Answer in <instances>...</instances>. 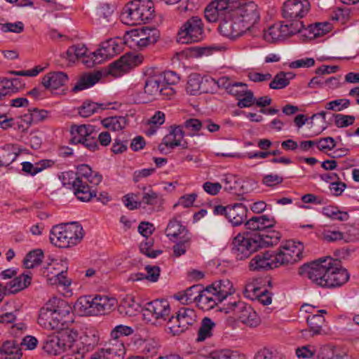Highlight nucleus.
Returning a JSON list of instances; mask_svg holds the SVG:
<instances>
[{"instance_id": "nucleus-24", "label": "nucleus", "mask_w": 359, "mask_h": 359, "mask_svg": "<svg viewBox=\"0 0 359 359\" xmlns=\"http://www.w3.org/2000/svg\"><path fill=\"white\" fill-rule=\"evenodd\" d=\"M57 332L60 334L59 339L67 353L82 351L79 333L76 329L68 326L61 332Z\"/></svg>"}, {"instance_id": "nucleus-46", "label": "nucleus", "mask_w": 359, "mask_h": 359, "mask_svg": "<svg viewBox=\"0 0 359 359\" xmlns=\"http://www.w3.org/2000/svg\"><path fill=\"white\" fill-rule=\"evenodd\" d=\"M21 83L18 79H0V100L4 97L19 91Z\"/></svg>"}, {"instance_id": "nucleus-19", "label": "nucleus", "mask_w": 359, "mask_h": 359, "mask_svg": "<svg viewBox=\"0 0 359 359\" xmlns=\"http://www.w3.org/2000/svg\"><path fill=\"white\" fill-rule=\"evenodd\" d=\"M301 311L308 313L306 318L313 334H320L322 330V326L325 323L324 315L327 313V311L325 309H318L313 305L304 304L302 306Z\"/></svg>"}, {"instance_id": "nucleus-38", "label": "nucleus", "mask_w": 359, "mask_h": 359, "mask_svg": "<svg viewBox=\"0 0 359 359\" xmlns=\"http://www.w3.org/2000/svg\"><path fill=\"white\" fill-rule=\"evenodd\" d=\"M184 133L181 126L173 128L163 139V143L169 148L182 146Z\"/></svg>"}, {"instance_id": "nucleus-40", "label": "nucleus", "mask_w": 359, "mask_h": 359, "mask_svg": "<svg viewBox=\"0 0 359 359\" xmlns=\"http://www.w3.org/2000/svg\"><path fill=\"white\" fill-rule=\"evenodd\" d=\"M104 348L114 359H123L126 355V347L122 340H116L110 337Z\"/></svg>"}, {"instance_id": "nucleus-44", "label": "nucleus", "mask_w": 359, "mask_h": 359, "mask_svg": "<svg viewBox=\"0 0 359 359\" xmlns=\"http://www.w3.org/2000/svg\"><path fill=\"white\" fill-rule=\"evenodd\" d=\"M201 288L198 285H193L187 290L178 292L175 298L182 304H188L196 302L198 303Z\"/></svg>"}, {"instance_id": "nucleus-61", "label": "nucleus", "mask_w": 359, "mask_h": 359, "mask_svg": "<svg viewBox=\"0 0 359 359\" xmlns=\"http://www.w3.org/2000/svg\"><path fill=\"white\" fill-rule=\"evenodd\" d=\"M124 205L129 210H135L142 206V201L139 193H129L123 197Z\"/></svg>"}, {"instance_id": "nucleus-45", "label": "nucleus", "mask_w": 359, "mask_h": 359, "mask_svg": "<svg viewBox=\"0 0 359 359\" xmlns=\"http://www.w3.org/2000/svg\"><path fill=\"white\" fill-rule=\"evenodd\" d=\"M332 28V25L328 22H318L311 25L308 28L305 29L304 35L309 34L310 39L322 36L330 32Z\"/></svg>"}, {"instance_id": "nucleus-43", "label": "nucleus", "mask_w": 359, "mask_h": 359, "mask_svg": "<svg viewBox=\"0 0 359 359\" xmlns=\"http://www.w3.org/2000/svg\"><path fill=\"white\" fill-rule=\"evenodd\" d=\"M346 353L337 347L326 345L320 348L316 359H344Z\"/></svg>"}, {"instance_id": "nucleus-53", "label": "nucleus", "mask_w": 359, "mask_h": 359, "mask_svg": "<svg viewBox=\"0 0 359 359\" xmlns=\"http://www.w3.org/2000/svg\"><path fill=\"white\" fill-rule=\"evenodd\" d=\"M205 359H245V357L237 351L222 349L210 352Z\"/></svg>"}, {"instance_id": "nucleus-9", "label": "nucleus", "mask_w": 359, "mask_h": 359, "mask_svg": "<svg viewBox=\"0 0 359 359\" xmlns=\"http://www.w3.org/2000/svg\"><path fill=\"white\" fill-rule=\"evenodd\" d=\"M124 48V41L121 37L110 38L102 41L93 52H90V60H85L87 67H93L101 64L120 54Z\"/></svg>"}, {"instance_id": "nucleus-8", "label": "nucleus", "mask_w": 359, "mask_h": 359, "mask_svg": "<svg viewBox=\"0 0 359 359\" xmlns=\"http://www.w3.org/2000/svg\"><path fill=\"white\" fill-rule=\"evenodd\" d=\"M142 316L145 321L154 325L170 323L172 313L169 302L165 299H155L145 303L142 307Z\"/></svg>"}, {"instance_id": "nucleus-35", "label": "nucleus", "mask_w": 359, "mask_h": 359, "mask_svg": "<svg viewBox=\"0 0 359 359\" xmlns=\"http://www.w3.org/2000/svg\"><path fill=\"white\" fill-rule=\"evenodd\" d=\"M263 280L260 277H253L248 280L245 290L244 295L249 299H255L257 298V294H261L265 288H263Z\"/></svg>"}, {"instance_id": "nucleus-32", "label": "nucleus", "mask_w": 359, "mask_h": 359, "mask_svg": "<svg viewBox=\"0 0 359 359\" xmlns=\"http://www.w3.org/2000/svg\"><path fill=\"white\" fill-rule=\"evenodd\" d=\"M243 307L237 320L250 327H256L259 325L261 318L254 309L245 302Z\"/></svg>"}, {"instance_id": "nucleus-59", "label": "nucleus", "mask_w": 359, "mask_h": 359, "mask_svg": "<svg viewBox=\"0 0 359 359\" xmlns=\"http://www.w3.org/2000/svg\"><path fill=\"white\" fill-rule=\"evenodd\" d=\"M243 302L234 301L230 302L226 305H223L220 307L219 311L225 314H228L233 320H237L241 313V310L243 308Z\"/></svg>"}, {"instance_id": "nucleus-36", "label": "nucleus", "mask_w": 359, "mask_h": 359, "mask_svg": "<svg viewBox=\"0 0 359 359\" xmlns=\"http://www.w3.org/2000/svg\"><path fill=\"white\" fill-rule=\"evenodd\" d=\"M21 164L22 170L25 173L31 176H34L45 169L51 167L53 165V161L51 160L44 159L35 163H32L29 161H23Z\"/></svg>"}, {"instance_id": "nucleus-17", "label": "nucleus", "mask_w": 359, "mask_h": 359, "mask_svg": "<svg viewBox=\"0 0 359 359\" xmlns=\"http://www.w3.org/2000/svg\"><path fill=\"white\" fill-rule=\"evenodd\" d=\"M226 81V78L223 77L219 79L217 83L219 86H223L226 88H230V92L237 96V105L240 108H250L255 105L256 97L254 96L252 91L247 88L245 83L236 82L225 86L224 81Z\"/></svg>"}, {"instance_id": "nucleus-26", "label": "nucleus", "mask_w": 359, "mask_h": 359, "mask_svg": "<svg viewBox=\"0 0 359 359\" xmlns=\"http://www.w3.org/2000/svg\"><path fill=\"white\" fill-rule=\"evenodd\" d=\"M113 13L114 9L110 5H100L95 11L93 23L100 28L109 26L113 21Z\"/></svg>"}, {"instance_id": "nucleus-28", "label": "nucleus", "mask_w": 359, "mask_h": 359, "mask_svg": "<svg viewBox=\"0 0 359 359\" xmlns=\"http://www.w3.org/2000/svg\"><path fill=\"white\" fill-rule=\"evenodd\" d=\"M166 236L172 242L191 238V233L187 229L177 220L169 222L165 230Z\"/></svg>"}, {"instance_id": "nucleus-52", "label": "nucleus", "mask_w": 359, "mask_h": 359, "mask_svg": "<svg viewBox=\"0 0 359 359\" xmlns=\"http://www.w3.org/2000/svg\"><path fill=\"white\" fill-rule=\"evenodd\" d=\"M215 327V323L212 319L204 318L201 321L196 340L198 341H203L210 338L212 336Z\"/></svg>"}, {"instance_id": "nucleus-6", "label": "nucleus", "mask_w": 359, "mask_h": 359, "mask_svg": "<svg viewBox=\"0 0 359 359\" xmlns=\"http://www.w3.org/2000/svg\"><path fill=\"white\" fill-rule=\"evenodd\" d=\"M84 237V230L77 222L62 223L53 226L50 241L60 248H72L78 245Z\"/></svg>"}, {"instance_id": "nucleus-10", "label": "nucleus", "mask_w": 359, "mask_h": 359, "mask_svg": "<svg viewBox=\"0 0 359 359\" xmlns=\"http://www.w3.org/2000/svg\"><path fill=\"white\" fill-rule=\"evenodd\" d=\"M158 37L159 32L158 29L144 27L127 32L122 40L124 41V46H128L132 49H138L154 43Z\"/></svg>"}, {"instance_id": "nucleus-57", "label": "nucleus", "mask_w": 359, "mask_h": 359, "mask_svg": "<svg viewBox=\"0 0 359 359\" xmlns=\"http://www.w3.org/2000/svg\"><path fill=\"white\" fill-rule=\"evenodd\" d=\"M126 119L121 116L106 118L102 121V126L112 131H120L126 126Z\"/></svg>"}, {"instance_id": "nucleus-23", "label": "nucleus", "mask_w": 359, "mask_h": 359, "mask_svg": "<svg viewBox=\"0 0 359 359\" xmlns=\"http://www.w3.org/2000/svg\"><path fill=\"white\" fill-rule=\"evenodd\" d=\"M68 81L69 76L65 72L54 71L46 74L41 78V83L45 89L55 92L62 89Z\"/></svg>"}, {"instance_id": "nucleus-49", "label": "nucleus", "mask_w": 359, "mask_h": 359, "mask_svg": "<svg viewBox=\"0 0 359 359\" xmlns=\"http://www.w3.org/2000/svg\"><path fill=\"white\" fill-rule=\"evenodd\" d=\"M97 316L109 313L116 304V299L107 295H97Z\"/></svg>"}, {"instance_id": "nucleus-3", "label": "nucleus", "mask_w": 359, "mask_h": 359, "mask_svg": "<svg viewBox=\"0 0 359 359\" xmlns=\"http://www.w3.org/2000/svg\"><path fill=\"white\" fill-rule=\"evenodd\" d=\"M280 236V232L275 230L262 233H238L231 242L232 253L238 259H245L259 248L276 245Z\"/></svg>"}, {"instance_id": "nucleus-7", "label": "nucleus", "mask_w": 359, "mask_h": 359, "mask_svg": "<svg viewBox=\"0 0 359 359\" xmlns=\"http://www.w3.org/2000/svg\"><path fill=\"white\" fill-rule=\"evenodd\" d=\"M154 17V6L151 0H133L128 2L121 13V20L128 25L150 22Z\"/></svg>"}, {"instance_id": "nucleus-15", "label": "nucleus", "mask_w": 359, "mask_h": 359, "mask_svg": "<svg viewBox=\"0 0 359 359\" xmlns=\"http://www.w3.org/2000/svg\"><path fill=\"white\" fill-rule=\"evenodd\" d=\"M143 56L139 54L128 53L111 63L108 69L109 74L114 77H121L133 68L141 65Z\"/></svg>"}, {"instance_id": "nucleus-22", "label": "nucleus", "mask_w": 359, "mask_h": 359, "mask_svg": "<svg viewBox=\"0 0 359 359\" xmlns=\"http://www.w3.org/2000/svg\"><path fill=\"white\" fill-rule=\"evenodd\" d=\"M275 251H266L255 255L249 262L252 271L269 270L278 268Z\"/></svg>"}, {"instance_id": "nucleus-54", "label": "nucleus", "mask_w": 359, "mask_h": 359, "mask_svg": "<svg viewBox=\"0 0 359 359\" xmlns=\"http://www.w3.org/2000/svg\"><path fill=\"white\" fill-rule=\"evenodd\" d=\"M322 213L333 220L346 221L349 218V215L347 212L342 211L338 207L333 205H327L323 208Z\"/></svg>"}, {"instance_id": "nucleus-31", "label": "nucleus", "mask_w": 359, "mask_h": 359, "mask_svg": "<svg viewBox=\"0 0 359 359\" xmlns=\"http://www.w3.org/2000/svg\"><path fill=\"white\" fill-rule=\"evenodd\" d=\"M42 349L48 355L57 356L66 352L58 335L48 334L42 342Z\"/></svg>"}, {"instance_id": "nucleus-25", "label": "nucleus", "mask_w": 359, "mask_h": 359, "mask_svg": "<svg viewBox=\"0 0 359 359\" xmlns=\"http://www.w3.org/2000/svg\"><path fill=\"white\" fill-rule=\"evenodd\" d=\"M97 295L81 296L75 302V311L81 316H97Z\"/></svg>"}, {"instance_id": "nucleus-14", "label": "nucleus", "mask_w": 359, "mask_h": 359, "mask_svg": "<svg viewBox=\"0 0 359 359\" xmlns=\"http://www.w3.org/2000/svg\"><path fill=\"white\" fill-rule=\"evenodd\" d=\"M197 320V313L194 309L180 308L177 315H172L170 323L168 324V332L173 335L179 334L193 325Z\"/></svg>"}, {"instance_id": "nucleus-39", "label": "nucleus", "mask_w": 359, "mask_h": 359, "mask_svg": "<svg viewBox=\"0 0 359 359\" xmlns=\"http://www.w3.org/2000/svg\"><path fill=\"white\" fill-rule=\"evenodd\" d=\"M77 177H83L90 184L97 185L102 181V175L96 171H93L92 168L87 164H81L76 166Z\"/></svg>"}, {"instance_id": "nucleus-37", "label": "nucleus", "mask_w": 359, "mask_h": 359, "mask_svg": "<svg viewBox=\"0 0 359 359\" xmlns=\"http://www.w3.org/2000/svg\"><path fill=\"white\" fill-rule=\"evenodd\" d=\"M87 48L83 45H75L69 47L66 52V60L70 62L74 63L78 60H81L84 63L85 60H90L88 57Z\"/></svg>"}, {"instance_id": "nucleus-33", "label": "nucleus", "mask_w": 359, "mask_h": 359, "mask_svg": "<svg viewBox=\"0 0 359 359\" xmlns=\"http://www.w3.org/2000/svg\"><path fill=\"white\" fill-rule=\"evenodd\" d=\"M197 305L203 311H209L213 309L220 300L216 297L209 286L206 287L199 293Z\"/></svg>"}, {"instance_id": "nucleus-12", "label": "nucleus", "mask_w": 359, "mask_h": 359, "mask_svg": "<svg viewBox=\"0 0 359 359\" xmlns=\"http://www.w3.org/2000/svg\"><path fill=\"white\" fill-rule=\"evenodd\" d=\"M203 23L198 17H192L185 22L177 34V41L180 43H191L204 39Z\"/></svg>"}, {"instance_id": "nucleus-4", "label": "nucleus", "mask_w": 359, "mask_h": 359, "mask_svg": "<svg viewBox=\"0 0 359 359\" xmlns=\"http://www.w3.org/2000/svg\"><path fill=\"white\" fill-rule=\"evenodd\" d=\"M71 307L57 298L48 300L39 312L38 324L48 331L61 332L74 322Z\"/></svg>"}, {"instance_id": "nucleus-27", "label": "nucleus", "mask_w": 359, "mask_h": 359, "mask_svg": "<svg viewBox=\"0 0 359 359\" xmlns=\"http://www.w3.org/2000/svg\"><path fill=\"white\" fill-rule=\"evenodd\" d=\"M209 287L221 302L236 292L233 284L229 279L216 280Z\"/></svg>"}, {"instance_id": "nucleus-56", "label": "nucleus", "mask_w": 359, "mask_h": 359, "mask_svg": "<svg viewBox=\"0 0 359 359\" xmlns=\"http://www.w3.org/2000/svg\"><path fill=\"white\" fill-rule=\"evenodd\" d=\"M326 118V113L325 111H320L317 114H314L309 118L304 114H298L294 120L295 126L299 129L303 127L310 120L311 125L313 123L315 119H320V121L324 125Z\"/></svg>"}, {"instance_id": "nucleus-51", "label": "nucleus", "mask_w": 359, "mask_h": 359, "mask_svg": "<svg viewBox=\"0 0 359 359\" xmlns=\"http://www.w3.org/2000/svg\"><path fill=\"white\" fill-rule=\"evenodd\" d=\"M67 269L68 265L67 260L53 259L48 264L43 273L47 277V280H48V277L53 275H58L60 272H67Z\"/></svg>"}, {"instance_id": "nucleus-58", "label": "nucleus", "mask_w": 359, "mask_h": 359, "mask_svg": "<svg viewBox=\"0 0 359 359\" xmlns=\"http://www.w3.org/2000/svg\"><path fill=\"white\" fill-rule=\"evenodd\" d=\"M43 252L40 249L31 251L24 259V265L27 269H32L38 266L42 261Z\"/></svg>"}, {"instance_id": "nucleus-42", "label": "nucleus", "mask_w": 359, "mask_h": 359, "mask_svg": "<svg viewBox=\"0 0 359 359\" xmlns=\"http://www.w3.org/2000/svg\"><path fill=\"white\" fill-rule=\"evenodd\" d=\"M101 79L100 72L89 73L83 74L73 87V91L77 92L93 87Z\"/></svg>"}, {"instance_id": "nucleus-47", "label": "nucleus", "mask_w": 359, "mask_h": 359, "mask_svg": "<svg viewBox=\"0 0 359 359\" xmlns=\"http://www.w3.org/2000/svg\"><path fill=\"white\" fill-rule=\"evenodd\" d=\"M280 24H275L264 32V39L269 43H273L285 39L284 29Z\"/></svg>"}, {"instance_id": "nucleus-1", "label": "nucleus", "mask_w": 359, "mask_h": 359, "mask_svg": "<svg viewBox=\"0 0 359 359\" xmlns=\"http://www.w3.org/2000/svg\"><path fill=\"white\" fill-rule=\"evenodd\" d=\"M299 273L322 287H339L349 278L348 271L339 267L330 257L303 264L299 269Z\"/></svg>"}, {"instance_id": "nucleus-48", "label": "nucleus", "mask_w": 359, "mask_h": 359, "mask_svg": "<svg viewBox=\"0 0 359 359\" xmlns=\"http://www.w3.org/2000/svg\"><path fill=\"white\" fill-rule=\"evenodd\" d=\"M287 21L284 23H281L280 25L283 27V29H284V34L285 39L295 35L298 33L304 32L305 33V27L302 21L300 20H286Z\"/></svg>"}, {"instance_id": "nucleus-16", "label": "nucleus", "mask_w": 359, "mask_h": 359, "mask_svg": "<svg viewBox=\"0 0 359 359\" xmlns=\"http://www.w3.org/2000/svg\"><path fill=\"white\" fill-rule=\"evenodd\" d=\"M95 132L92 125H74L71 127V142L73 144H81L91 151L98 148L97 142L91 137Z\"/></svg>"}, {"instance_id": "nucleus-18", "label": "nucleus", "mask_w": 359, "mask_h": 359, "mask_svg": "<svg viewBox=\"0 0 359 359\" xmlns=\"http://www.w3.org/2000/svg\"><path fill=\"white\" fill-rule=\"evenodd\" d=\"M309 8L308 0H287L283 6V16L285 20H299L306 15Z\"/></svg>"}, {"instance_id": "nucleus-63", "label": "nucleus", "mask_w": 359, "mask_h": 359, "mask_svg": "<svg viewBox=\"0 0 359 359\" xmlns=\"http://www.w3.org/2000/svg\"><path fill=\"white\" fill-rule=\"evenodd\" d=\"M134 330L132 327L125 325L115 326L110 332V337L116 340H121L122 337H128L133 334Z\"/></svg>"}, {"instance_id": "nucleus-30", "label": "nucleus", "mask_w": 359, "mask_h": 359, "mask_svg": "<svg viewBox=\"0 0 359 359\" xmlns=\"http://www.w3.org/2000/svg\"><path fill=\"white\" fill-rule=\"evenodd\" d=\"M247 218V209L242 203L229 205L226 219L233 226L243 224Z\"/></svg>"}, {"instance_id": "nucleus-55", "label": "nucleus", "mask_w": 359, "mask_h": 359, "mask_svg": "<svg viewBox=\"0 0 359 359\" xmlns=\"http://www.w3.org/2000/svg\"><path fill=\"white\" fill-rule=\"evenodd\" d=\"M165 116L161 111H156L154 115L148 120L147 125L151 128L146 131L148 135H152L156 133L159 127L165 123Z\"/></svg>"}, {"instance_id": "nucleus-62", "label": "nucleus", "mask_w": 359, "mask_h": 359, "mask_svg": "<svg viewBox=\"0 0 359 359\" xmlns=\"http://www.w3.org/2000/svg\"><path fill=\"white\" fill-rule=\"evenodd\" d=\"M292 78V74L280 72L278 74L269 84L271 89H282L289 84V79Z\"/></svg>"}, {"instance_id": "nucleus-60", "label": "nucleus", "mask_w": 359, "mask_h": 359, "mask_svg": "<svg viewBox=\"0 0 359 359\" xmlns=\"http://www.w3.org/2000/svg\"><path fill=\"white\" fill-rule=\"evenodd\" d=\"M1 348L9 359H20L22 355L20 347L14 341H6Z\"/></svg>"}, {"instance_id": "nucleus-2", "label": "nucleus", "mask_w": 359, "mask_h": 359, "mask_svg": "<svg viewBox=\"0 0 359 359\" xmlns=\"http://www.w3.org/2000/svg\"><path fill=\"white\" fill-rule=\"evenodd\" d=\"M260 13V8L255 1L240 4L231 18L219 25L220 34L231 40L243 36L259 23Z\"/></svg>"}, {"instance_id": "nucleus-29", "label": "nucleus", "mask_w": 359, "mask_h": 359, "mask_svg": "<svg viewBox=\"0 0 359 359\" xmlns=\"http://www.w3.org/2000/svg\"><path fill=\"white\" fill-rule=\"evenodd\" d=\"M118 309L121 313L128 317L135 316L142 311L139 301L131 294L121 299Z\"/></svg>"}, {"instance_id": "nucleus-13", "label": "nucleus", "mask_w": 359, "mask_h": 359, "mask_svg": "<svg viewBox=\"0 0 359 359\" xmlns=\"http://www.w3.org/2000/svg\"><path fill=\"white\" fill-rule=\"evenodd\" d=\"M62 185L72 189L76 198L83 202L89 201L95 195L81 179L76 177L72 171L62 172L59 175Z\"/></svg>"}, {"instance_id": "nucleus-64", "label": "nucleus", "mask_w": 359, "mask_h": 359, "mask_svg": "<svg viewBox=\"0 0 359 359\" xmlns=\"http://www.w3.org/2000/svg\"><path fill=\"white\" fill-rule=\"evenodd\" d=\"M350 100L346 98L337 99L328 102L325 104V109L327 110H332L334 111H341L347 109L350 105Z\"/></svg>"}, {"instance_id": "nucleus-5", "label": "nucleus", "mask_w": 359, "mask_h": 359, "mask_svg": "<svg viewBox=\"0 0 359 359\" xmlns=\"http://www.w3.org/2000/svg\"><path fill=\"white\" fill-rule=\"evenodd\" d=\"M179 81L180 76L172 71L149 76L144 83L147 100L150 101L159 97L170 99L175 93L172 86Z\"/></svg>"}, {"instance_id": "nucleus-34", "label": "nucleus", "mask_w": 359, "mask_h": 359, "mask_svg": "<svg viewBox=\"0 0 359 359\" xmlns=\"http://www.w3.org/2000/svg\"><path fill=\"white\" fill-rule=\"evenodd\" d=\"M31 283L28 273H22L4 285L7 293H16L26 288Z\"/></svg>"}, {"instance_id": "nucleus-11", "label": "nucleus", "mask_w": 359, "mask_h": 359, "mask_svg": "<svg viewBox=\"0 0 359 359\" xmlns=\"http://www.w3.org/2000/svg\"><path fill=\"white\" fill-rule=\"evenodd\" d=\"M304 246L302 243L288 241L275 251L279 267L295 264L303 258Z\"/></svg>"}, {"instance_id": "nucleus-50", "label": "nucleus", "mask_w": 359, "mask_h": 359, "mask_svg": "<svg viewBox=\"0 0 359 359\" xmlns=\"http://www.w3.org/2000/svg\"><path fill=\"white\" fill-rule=\"evenodd\" d=\"M99 333L95 330H87L79 334L81 351L84 353L85 346H93L99 341Z\"/></svg>"}, {"instance_id": "nucleus-20", "label": "nucleus", "mask_w": 359, "mask_h": 359, "mask_svg": "<svg viewBox=\"0 0 359 359\" xmlns=\"http://www.w3.org/2000/svg\"><path fill=\"white\" fill-rule=\"evenodd\" d=\"M212 83H216L215 79L194 73L190 74L188 78L186 91L191 95H198L202 93H207L210 91L208 86Z\"/></svg>"}, {"instance_id": "nucleus-41", "label": "nucleus", "mask_w": 359, "mask_h": 359, "mask_svg": "<svg viewBox=\"0 0 359 359\" xmlns=\"http://www.w3.org/2000/svg\"><path fill=\"white\" fill-rule=\"evenodd\" d=\"M110 104L97 103L92 101H86L79 108L78 112L82 117H89L91 115L99 113L104 109H109Z\"/></svg>"}, {"instance_id": "nucleus-21", "label": "nucleus", "mask_w": 359, "mask_h": 359, "mask_svg": "<svg viewBox=\"0 0 359 359\" xmlns=\"http://www.w3.org/2000/svg\"><path fill=\"white\" fill-rule=\"evenodd\" d=\"M229 0H213L205 9V16L208 21L215 22L224 18L231 11Z\"/></svg>"}]
</instances>
